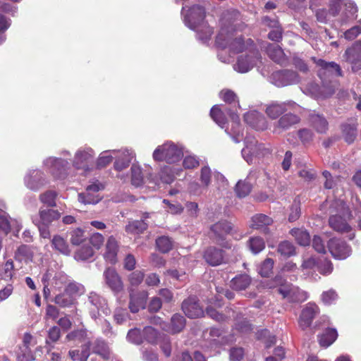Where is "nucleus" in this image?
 Here are the masks:
<instances>
[{"label": "nucleus", "instance_id": "0eeeda50", "mask_svg": "<svg viewBox=\"0 0 361 361\" xmlns=\"http://www.w3.org/2000/svg\"><path fill=\"white\" fill-rule=\"evenodd\" d=\"M153 158H192L183 145L167 141L159 145L153 152Z\"/></svg>", "mask_w": 361, "mask_h": 361}, {"label": "nucleus", "instance_id": "4d7b16f0", "mask_svg": "<svg viewBox=\"0 0 361 361\" xmlns=\"http://www.w3.org/2000/svg\"><path fill=\"white\" fill-rule=\"evenodd\" d=\"M298 136L303 145L309 144L313 139V133L307 128H302L298 131Z\"/></svg>", "mask_w": 361, "mask_h": 361}, {"label": "nucleus", "instance_id": "2f4dec72", "mask_svg": "<svg viewBox=\"0 0 361 361\" xmlns=\"http://www.w3.org/2000/svg\"><path fill=\"white\" fill-rule=\"evenodd\" d=\"M338 333L335 329H326L319 336V343L323 347H329L331 345L337 338Z\"/></svg>", "mask_w": 361, "mask_h": 361}, {"label": "nucleus", "instance_id": "dca6fc26", "mask_svg": "<svg viewBox=\"0 0 361 361\" xmlns=\"http://www.w3.org/2000/svg\"><path fill=\"white\" fill-rule=\"evenodd\" d=\"M90 348L93 353L99 355L104 360H109L112 357V353L108 344L103 340L97 339L92 343L89 342L82 346V350H87L89 352Z\"/></svg>", "mask_w": 361, "mask_h": 361}, {"label": "nucleus", "instance_id": "c85d7f7f", "mask_svg": "<svg viewBox=\"0 0 361 361\" xmlns=\"http://www.w3.org/2000/svg\"><path fill=\"white\" fill-rule=\"evenodd\" d=\"M130 298L129 308L132 312L135 313L137 312L140 309L145 308L146 299L147 298V293L146 292H143L139 297L130 293Z\"/></svg>", "mask_w": 361, "mask_h": 361}, {"label": "nucleus", "instance_id": "864d4df0", "mask_svg": "<svg viewBox=\"0 0 361 361\" xmlns=\"http://www.w3.org/2000/svg\"><path fill=\"white\" fill-rule=\"evenodd\" d=\"M274 260L267 258L259 267V274L263 277H267L272 273Z\"/></svg>", "mask_w": 361, "mask_h": 361}, {"label": "nucleus", "instance_id": "e433bc0d", "mask_svg": "<svg viewBox=\"0 0 361 361\" xmlns=\"http://www.w3.org/2000/svg\"><path fill=\"white\" fill-rule=\"evenodd\" d=\"M343 136L345 142H353L357 136V124L345 123L342 126Z\"/></svg>", "mask_w": 361, "mask_h": 361}, {"label": "nucleus", "instance_id": "bf43d9fd", "mask_svg": "<svg viewBox=\"0 0 361 361\" xmlns=\"http://www.w3.org/2000/svg\"><path fill=\"white\" fill-rule=\"evenodd\" d=\"M144 279V273L141 271H135L131 273L128 276V280L131 286H139Z\"/></svg>", "mask_w": 361, "mask_h": 361}, {"label": "nucleus", "instance_id": "473e14b6", "mask_svg": "<svg viewBox=\"0 0 361 361\" xmlns=\"http://www.w3.org/2000/svg\"><path fill=\"white\" fill-rule=\"evenodd\" d=\"M290 233L300 245L307 246L310 245V235L306 230L302 228H293Z\"/></svg>", "mask_w": 361, "mask_h": 361}, {"label": "nucleus", "instance_id": "f3484780", "mask_svg": "<svg viewBox=\"0 0 361 361\" xmlns=\"http://www.w3.org/2000/svg\"><path fill=\"white\" fill-rule=\"evenodd\" d=\"M245 122L257 130H264L268 127V122L264 116L257 111H250L244 115Z\"/></svg>", "mask_w": 361, "mask_h": 361}, {"label": "nucleus", "instance_id": "69168bd1", "mask_svg": "<svg viewBox=\"0 0 361 361\" xmlns=\"http://www.w3.org/2000/svg\"><path fill=\"white\" fill-rule=\"evenodd\" d=\"M220 97L227 103H232L235 101L237 96L235 92L231 90H223L219 93Z\"/></svg>", "mask_w": 361, "mask_h": 361}, {"label": "nucleus", "instance_id": "7c9ffc66", "mask_svg": "<svg viewBox=\"0 0 361 361\" xmlns=\"http://www.w3.org/2000/svg\"><path fill=\"white\" fill-rule=\"evenodd\" d=\"M312 127L319 133H324L328 129V122L325 118L319 114H313L310 118Z\"/></svg>", "mask_w": 361, "mask_h": 361}, {"label": "nucleus", "instance_id": "aec40b11", "mask_svg": "<svg viewBox=\"0 0 361 361\" xmlns=\"http://www.w3.org/2000/svg\"><path fill=\"white\" fill-rule=\"evenodd\" d=\"M319 312L318 307L314 303H308L302 310L298 324L300 327L305 330L310 327L312 322Z\"/></svg>", "mask_w": 361, "mask_h": 361}, {"label": "nucleus", "instance_id": "f257e3e1", "mask_svg": "<svg viewBox=\"0 0 361 361\" xmlns=\"http://www.w3.org/2000/svg\"><path fill=\"white\" fill-rule=\"evenodd\" d=\"M240 13L235 10L227 11L220 19V30L216 36V44L222 49L240 53L233 69L240 73L252 70L261 61L260 54L252 39L243 41L240 36L234 34L240 24Z\"/></svg>", "mask_w": 361, "mask_h": 361}, {"label": "nucleus", "instance_id": "2eb2a0df", "mask_svg": "<svg viewBox=\"0 0 361 361\" xmlns=\"http://www.w3.org/2000/svg\"><path fill=\"white\" fill-rule=\"evenodd\" d=\"M88 300L92 306V308L90 309L92 318L96 319L99 314V311H102L105 314H108L110 312L109 309L106 306V300L97 293H90L88 296Z\"/></svg>", "mask_w": 361, "mask_h": 361}, {"label": "nucleus", "instance_id": "3c124183", "mask_svg": "<svg viewBox=\"0 0 361 361\" xmlns=\"http://www.w3.org/2000/svg\"><path fill=\"white\" fill-rule=\"evenodd\" d=\"M70 240L73 245H78L86 240L85 231L80 228L73 230L71 233Z\"/></svg>", "mask_w": 361, "mask_h": 361}, {"label": "nucleus", "instance_id": "de8ad7c7", "mask_svg": "<svg viewBox=\"0 0 361 361\" xmlns=\"http://www.w3.org/2000/svg\"><path fill=\"white\" fill-rule=\"evenodd\" d=\"M57 193L52 190L46 191L39 195L40 201L48 207L56 206V198Z\"/></svg>", "mask_w": 361, "mask_h": 361}, {"label": "nucleus", "instance_id": "ddd939ff", "mask_svg": "<svg viewBox=\"0 0 361 361\" xmlns=\"http://www.w3.org/2000/svg\"><path fill=\"white\" fill-rule=\"evenodd\" d=\"M212 231L215 235L216 242L225 248H231L228 243L224 242V237L232 231V226L227 221H219L212 226Z\"/></svg>", "mask_w": 361, "mask_h": 361}, {"label": "nucleus", "instance_id": "1a4fd4ad", "mask_svg": "<svg viewBox=\"0 0 361 361\" xmlns=\"http://www.w3.org/2000/svg\"><path fill=\"white\" fill-rule=\"evenodd\" d=\"M270 81L274 85L281 87L296 84L299 82L300 78L296 72L283 70L274 72L270 77Z\"/></svg>", "mask_w": 361, "mask_h": 361}, {"label": "nucleus", "instance_id": "c756f323", "mask_svg": "<svg viewBox=\"0 0 361 361\" xmlns=\"http://www.w3.org/2000/svg\"><path fill=\"white\" fill-rule=\"evenodd\" d=\"M135 152L132 149H123L121 150H108L100 154L98 158H133Z\"/></svg>", "mask_w": 361, "mask_h": 361}, {"label": "nucleus", "instance_id": "7ed1b4c3", "mask_svg": "<svg viewBox=\"0 0 361 361\" xmlns=\"http://www.w3.org/2000/svg\"><path fill=\"white\" fill-rule=\"evenodd\" d=\"M181 14L185 25L190 29L197 32V37L201 42L205 44L210 39L213 33L212 29L203 21L205 16V11L200 6H193L186 9L183 6Z\"/></svg>", "mask_w": 361, "mask_h": 361}, {"label": "nucleus", "instance_id": "774afa93", "mask_svg": "<svg viewBox=\"0 0 361 361\" xmlns=\"http://www.w3.org/2000/svg\"><path fill=\"white\" fill-rule=\"evenodd\" d=\"M174 177L175 176L173 173H172L171 169L168 167L164 168L160 173V178L161 181L167 184L172 183Z\"/></svg>", "mask_w": 361, "mask_h": 361}, {"label": "nucleus", "instance_id": "423d86ee", "mask_svg": "<svg viewBox=\"0 0 361 361\" xmlns=\"http://www.w3.org/2000/svg\"><path fill=\"white\" fill-rule=\"evenodd\" d=\"M275 283L278 286V292L282 298L290 303H300L308 298L307 292L300 290L298 287L286 282L282 278L276 276Z\"/></svg>", "mask_w": 361, "mask_h": 361}, {"label": "nucleus", "instance_id": "cd10ccee", "mask_svg": "<svg viewBox=\"0 0 361 361\" xmlns=\"http://www.w3.org/2000/svg\"><path fill=\"white\" fill-rule=\"evenodd\" d=\"M267 53L269 58L277 63L283 65L287 62V58L283 49L277 44H269L267 47Z\"/></svg>", "mask_w": 361, "mask_h": 361}, {"label": "nucleus", "instance_id": "338daca9", "mask_svg": "<svg viewBox=\"0 0 361 361\" xmlns=\"http://www.w3.org/2000/svg\"><path fill=\"white\" fill-rule=\"evenodd\" d=\"M337 298L338 295L334 290L325 291L322 295V300L326 305L331 304L337 299Z\"/></svg>", "mask_w": 361, "mask_h": 361}, {"label": "nucleus", "instance_id": "c03bdc74", "mask_svg": "<svg viewBox=\"0 0 361 361\" xmlns=\"http://www.w3.org/2000/svg\"><path fill=\"white\" fill-rule=\"evenodd\" d=\"M52 245L54 248L63 255H69L70 250L66 241L59 235H56L52 240Z\"/></svg>", "mask_w": 361, "mask_h": 361}, {"label": "nucleus", "instance_id": "4c0bfd02", "mask_svg": "<svg viewBox=\"0 0 361 361\" xmlns=\"http://www.w3.org/2000/svg\"><path fill=\"white\" fill-rule=\"evenodd\" d=\"M210 116L214 121L221 128H224L226 124V118L224 113L219 105L214 106L210 111Z\"/></svg>", "mask_w": 361, "mask_h": 361}, {"label": "nucleus", "instance_id": "72a5a7b5", "mask_svg": "<svg viewBox=\"0 0 361 361\" xmlns=\"http://www.w3.org/2000/svg\"><path fill=\"white\" fill-rule=\"evenodd\" d=\"M39 216L42 224L48 225L52 221L59 219L61 216V214L57 210L54 209H41L39 211Z\"/></svg>", "mask_w": 361, "mask_h": 361}, {"label": "nucleus", "instance_id": "9b49d317", "mask_svg": "<svg viewBox=\"0 0 361 361\" xmlns=\"http://www.w3.org/2000/svg\"><path fill=\"white\" fill-rule=\"evenodd\" d=\"M328 249L331 255L338 259L347 258L351 252L350 247L344 241L337 238L329 240Z\"/></svg>", "mask_w": 361, "mask_h": 361}, {"label": "nucleus", "instance_id": "4468645a", "mask_svg": "<svg viewBox=\"0 0 361 361\" xmlns=\"http://www.w3.org/2000/svg\"><path fill=\"white\" fill-rule=\"evenodd\" d=\"M344 58L352 65L353 70L361 68V42L357 41L346 49Z\"/></svg>", "mask_w": 361, "mask_h": 361}, {"label": "nucleus", "instance_id": "ea45409f", "mask_svg": "<svg viewBox=\"0 0 361 361\" xmlns=\"http://www.w3.org/2000/svg\"><path fill=\"white\" fill-rule=\"evenodd\" d=\"M54 301L61 307H69L75 302V298H72L65 290L63 293L56 295Z\"/></svg>", "mask_w": 361, "mask_h": 361}, {"label": "nucleus", "instance_id": "09e8293b", "mask_svg": "<svg viewBox=\"0 0 361 361\" xmlns=\"http://www.w3.org/2000/svg\"><path fill=\"white\" fill-rule=\"evenodd\" d=\"M131 183L135 187H140L143 184V177L140 166L133 165L131 167Z\"/></svg>", "mask_w": 361, "mask_h": 361}, {"label": "nucleus", "instance_id": "39448f33", "mask_svg": "<svg viewBox=\"0 0 361 361\" xmlns=\"http://www.w3.org/2000/svg\"><path fill=\"white\" fill-rule=\"evenodd\" d=\"M329 225L338 232H348L350 226L346 222V219L350 215L348 207L341 200H335L330 206Z\"/></svg>", "mask_w": 361, "mask_h": 361}, {"label": "nucleus", "instance_id": "6e6552de", "mask_svg": "<svg viewBox=\"0 0 361 361\" xmlns=\"http://www.w3.org/2000/svg\"><path fill=\"white\" fill-rule=\"evenodd\" d=\"M246 146L242 149L243 158H262L273 156L270 148L265 145H257L254 140H245Z\"/></svg>", "mask_w": 361, "mask_h": 361}, {"label": "nucleus", "instance_id": "0e129e2a", "mask_svg": "<svg viewBox=\"0 0 361 361\" xmlns=\"http://www.w3.org/2000/svg\"><path fill=\"white\" fill-rule=\"evenodd\" d=\"M300 216V204L298 202H294L290 207V212L289 214L288 220L290 222H293L298 219Z\"/></svg>", "mask_w": 361, "mask_h": 361}, {"label": "nucleus", "instance_id": "6e6d98bb", "mask_svg": "<svg viewBox=\"0 0 361 361\" xmlns=\"http://www.w3.org/2000/svg\"><path fill=\"white\" fill-rule=\"evenodd\" d=\"M278 252L284 256H291L295 254V247L291 243L283 241L279 245Z\"/></svg>", "mask_w": 361, "mask_h": 361}, {"label": "nucleus", "instance_id": "79ce46f5", "mask_svg": "<svg viewBox=\"0 0 361 361\" xmlns=\"http://www.w3.org/2000/svg\"><path fill=\"white\" fill-rule=\"evenodd\" d=\"M250 283V279L247 275H240L231 281V286L235 290H244Z\"/></svg>", "mask_w": 361, "mask_h": 361}, {"label": "nucleus", "instance_id": "9d476101", "mask_svg": "<svg viewBox=\"0 0 361 361\" xmlns=\"http://www.w3.org/2000/svg\"><path fill=\"white\" fill-rule=\"evenodd\" d=\"M299 105L293 101L285 102H271L266 106L265 113L271 119H276L288 110L297 111Z\"/></svg>", "mask_w": 361, "mask_h": 361}, {"label": "nucleus", "instance_id": "a18cd8bd", "mask_svg": "<svg viewBox=\"0 0 361 361\" xmlns=\"http://www.w3.org/2000/svg\"><path fill=\"white\" fill-rule=\"evenodd\" d=\"M156 245L158 250L163 253L169 252L173 247V242L168 236H161L157 238Z\"/></svg>", "mask_w": 361, "mask_h": 361}, {"label": "nucleus", "instance_id": "a878e982", "mask_svg": "<svg viewBox=\"0 0 361 361\" xmlns=\"http://www.w3.org/2000/svg\"><path fill=\"white\" fill-rule=\"evenodd\" d=\"M227 114L229 115L231 119V129L228 131L226 128V132L230 135L234 142H239L243 139V133L240 130L239 117L236 114L230 111H228Z\"/></svg>", "mask_w": 361, "mask_h": 361}, {"label": "nucleus", "instance_id": "c9c22d12", "mask_svg": "<svg viewBox=\"0 0 361 361\" xmlns=\"http://www.w3.org/2000/svg\"><path fill=\"white\" fill-rule=\"evenodd\" d=\"M65 290L75 298V301L77 298L85 293V289L83 285L77 283L75 281H71L66 286Z\"/></svg>", "mask_w": 361, "mask_h": 361}, {"label": "nucleus", "instance_id": "20e7f679", "mask_svg": "<svg viewBox=\"0 0 361 361\" xmlns=\"http://www.w3.org/2000/svg\"><path fill=\"white\" fill-rule=\"evenodd\" d=\"M324 2L328 6L330 14L338 18V21L341 25L348 24L357 17V7L350 0H324Z\"/></svg>", "mask_w": 361, "mask_h": 361}, {"label": "nucleus", "instance_id": "f704fd0d", "mask_svg": "<svg viewBox=\"0 0 361 361\" xmlns=\"http://www.w3.org/2000/svg\"><path fill=\"white\" fill-rule=\"evenodd\" d=\"M247 245L252 253L257 255L264 249L265 242L262 238L255 236L249 239Z\"/></svg>", "mask_w": 361, "mask_h": 361}, {"label": "nucleus", "instance_id": "49530a36", "mask_svg": "<svg viewBox=\"0 0 361 361\" xmlns=\"http://www.w3.org/2000/svg\"><path fill=\"white\" fill-rule=\"evenodd\" d=\"M361 35V19L357 20L356 24L345 30L343 37L347 40H353Z\"/></svg>", "mask_w": 361, "mask_h": 361}, {"label": "nucleus", "instance_id": "f8f14e48", "mask_svg": "<svg viewBox=\"0 0 361 361\" xmlns=\"http://www.w3.org/2000/svg\"><path fill=\"white\" fill-rule=\"evenodd\" d=\"M152 323L159 324L163 330L169 331L172 334H176L182 331L185 326V320L184 317L178 314H174L171 319V324L168 326L165 322H162L160 318H153Z\"/></svg>", "mask_w": 361, "mask_h": 361}, {"label": "nucleus", "instance_id": "a211bd4d", "mask_svg": "<svg viewBox=\"0 0 361 361\" xmlns=\"http://www.w3.org/2000/svg\"><path fill=\"white\" fill-rule=\"evenodd\" d=\"M300 121V117L295 114H286L274 123L273 132L279 134L298 123Z\"/></svg>", "mask_w": 361, "mask_h": 361}, {"label": "nucleus", "instance_id": "b1692460", "mask_svg": "<svg viewBox=\"0 0 361 361\" xmlns=\"http://www.w3.org/2000/svg\"><path fill=\"white\" fill-rule=\"evenodd\" d=\"M25 183L27 188L37 190L45 184L44 174L38 170L30 171L25 178Z\"/></svg>", "mask_w": 361, "mask_h": 361}, {"label": "nucleus", "instance_id": "37998d69", "mask_svg": "<svg viewBox=\"0 0 361 361\" xmlns=\"http://www.w3.org/2000/svg\"><path fill=\"white\" fill-rule=\"evenodd\" d=\"M100 200L101 197L98 194H94L91 192H88V191L78 195V201L85 204H94L98 203Z\"/></svg>", "mask_w": 361, "mask_h": 361}, {"label": "nucleus", "instance_id": "a19ab883", "mask_svg": "<svg viewBox=\"0 0 361 361\" xmlns=\"http://www.w3.org/2000/svg\"><path fill=\"white\" fill-rule=\"evenodd\" d=\"M147 228V224L145 222L144 219L140 221H133L128 223L126 227L128 233L132 234L142 233Z\"/></svg>", "mask_w": 361, "mask_h": 361}, {"label": "nucleus", "instance_id": "5fc2aeb1", "mask_svg": "<svg viewBox=\"0 0 361 361\" xmlns=\"http://www.w3.org/2000/svg\"><path fill=\"white\" fill-rule=\"evenodd\" d=\"M94 255V251L92 247L89 246L82 247L75 254V259L76 260H87L92 257Z\"/></svg>", "mask_w": 361, "mask_h": 361}, {"label": "nucleus", "instance_id": "680f3d73", "mask_svg": "<svg viewBox=\"0 0 361 361\" xmlns=\"http://www.w3.org/2000/svg\"><path fill=\"white\" fill-rule=\"evenodd\" d=\"M262 22L264 26L269 27L271 30L275 29V28L281 26L279 23V20L276 16H272V17L267 16H264L262 18Z\"/></svg>", "mask_w": 361, "mask_h": 361}, {"label": "nucleus", "instance_id": "f03ea898", "mask_svg": "<svg viewBox=\"0 0 361 361\" xmlns=\"http://www.w3.org/2000/svg\"><path fill=\"white\" fill-rule=\"evenodd\" d=\"M312 60L318 68V75L322 81L321 86L315 83L307 85L303 92L316 99H325L331 96L337 86L335 78L341 75L340 66L334 62H327L321 59L312 57Z\"/></svg>", "mask_w": 361, "mask_h": 361}, {"label": "nucleus", "instance_id": "393cba45", "mask_svg": "<svg viewBox=\"0 0 361 361\" xmlns=\"http://www.w3.org/2000/svg\"><path fill=\"white\" fill-rule=\"evenodd\" d=\"M118 245L117 240L113 236H110L105 246V251L103 254L105 260L110 264H115L117 261Z\"/></svg>", "mask_w": 361, "mask_h": 361}, {"label": "nucleus", "instance_id": "8fccbe9b", "mask_svg": "<svg viewBox=\"0 0 361 361\" xmlns=\"http://www.w3.org/2000/svg\"><path fill=\"white\" fill-rule=\"evenodd\" d=\"M128 340L135 344H140L145 341L143 331L141 332L139 329L135 328L130 329L127 335Z\"/></svg>", "mask_w": 361, "mask_h": 361}, {"label": "nucleus", "instance_id": "052dcab7", "mask_svg": "<svg viewBox=\"0 0 361 361\" xmlns=\"http://www.w3.org/2000/svg\"><path fill=\"white\" fill-rule=\"evenodd\" d=\"M34 360L35 357L29 346L23 348L17 355V361H33Z\"/></svg>", "mask_w": 361, "mask_h": 361}, {"label": "nucleus", "instance_id": "58836bf2", "mask_svg": "<svg viewBox=\"0 0 361 361\" xmlns=\"http://www.w3.org/2000/svg\"><path fill=\"white\" fill-rule=\"evenodd\" d=\"M210 116L214 121L221 128H224L226 124V118L224 113L219 105L214 106L210 111Z\"/></svg>", "mask_w": 361, "mask_h": 361}, {"label": "nucleus", "instance_id": "bb28decb", "mask_svg": "<svg viewBox=\"0 0 361 361\" xmlns=\"http://www.w3.org/2000/svg\"><path fill=\"white\" fill-rule=\"evenodd\" d=\"M273 220L271 217L262 214H255L251 219V227L254 229L262 230L265 234H268L269 229L268 226L271 225Z\"/></svg>", "mask_w": 361, "mask_h": 361}, {"label": "nucleus", "instance_id": "603ef678", "mask_svg": "<svg viewBox=\"0 0 361 361\" xmlns=\"http://www.w3.org/2000/svg\"><path fill=\"white\" fill-rule=\"evenodd\" d=\"M235 192L240 197L247 196L251 191V185L250 183L244 180H239L235 185Z\"/></svg>", "mask_w": 361, "mask_h": 361}, {"label": "nucleus", "instance_id": "4be33fe9", "mask_svg": "<svg viewBox=\"0 0 361 361\" xmlns=\"http://www.w3.org/2000/svg\"><path fill=\"white\" fill-rule=\"evenodd\" d=\"M182 309L185 315L190 318L200 317L204 314L202 307L199 305L197 299L193 297L183 301Z\"/></svg>", "mask_w": 361, "mask_h": 361}, {"label": "nucleus", "instance_id": "6ab92c4d", "mask_svg": "<svg viewBox=\"0 0 361 361\" xmlns=\"http://www.w3.org/2000/svg\"><path fill=\"white\" fill-rule=\"evenodd\" d=\"M309 4L310 9L314 13L318 22L327 23L333 17L329 11L323 7L325 5L324 0H310Z\"/></svg>", "mask_w": 361, "mask_h": 361}, {"label": "nucleus", "instance_id": "13d9d810", "mask_svg": "<svg viewBox=\"0 0 361 361\" xmlns=\"http://www.w3.org/2000/svg\"><path fill=\"white\" fill-rule=\"evenodd\" d=\"M143 334L145 341H147L150 343H155L158 336L157 331L152 326L145 327L143 329Z\"/></svg>", "mask_w": 361, "mask_h": 361}, {"label": "nucleus", "instance_id": "412c9836", "mask_svg": "<svg viewBox=\"0 0 361 361\" xmlns=\"http://www.w3.org/2000/svg\"><path fill=\"white\" fill-rule=\"evenodd\" d=\"M104 277L106 285L115 293L123 290V282L114 269L107 268L104 272Z\"/></svg>", "mask_w": 361, "mask_h": 361}, {"label": "nucleus", "instance_id": "5701e85b", "mask_svg": "<svg viewBox=\"0 0 361 361\" xmlns=\"http://www.w3.org/2000/svg\"><path fill=\"white\" fill-rule=\"evenodd\" d=\"M203 257L207 264L213 267L220 265L225 262V257L223 250L212 246L205 250Z\"/></svg>", "mask_w": 361, "mask_h": 361}, {"label": "nucleus", "instance_id": "e2e57ef3", "mask_svg": "<svg viewBox=\"0 0 361 361\" xmlns=\"http://www.w3.org/2000/svg\"><path fill=\"white\" fill-rule=\"evenodd\" d=\"M317 268L319 271L324 275L329 274L333 271V265L329 260H324L317 264Z\"/></svg>", "mask_w": 361, "mask_h": 361}]
</instances>
